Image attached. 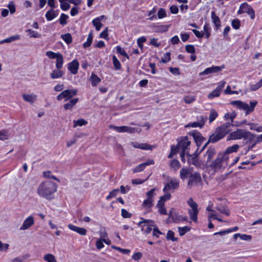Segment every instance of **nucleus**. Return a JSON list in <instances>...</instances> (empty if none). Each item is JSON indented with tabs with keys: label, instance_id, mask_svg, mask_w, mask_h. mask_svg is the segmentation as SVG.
<instances>
[{
	"label": "nucleus",
	"instance_id": "f257e3e1",
	"mask_svg": "<svg viewBox=\"0 0 262 262\" xmlns=\"http://www.w3.org/2000/svg\"><path fill=\"white\" fill-rule=\"evenodd\" d=\"M57 185L54 182L51 181H45L38 186L37 193L40 197L51 200L57 190Z\"/></svg>",
	"mask_w": 262,
	"mask_h": 262
},
{
	"label": "nucleus",
	"instance_id": "f03ea898",
	"mask_svg": "<svg viewBox=\"0 0 262 262\" xmlns=\"http://www.w3.org/2000/svg\"><path fill=\"white\" fill-rule=\"evenodd\" d=\"M244 139L246 143H252L247 149V152L254 147V134L245 129H237L236 130L231 132L228 137V140H237Z\"/></svg>",
	"mask_w": 262,
	"mask_h": 262
},
{
	"label": "nucleus",
	"instance_id": "7ed1b4c3",
	"mask_svg": "<svg viewBox=\"0 0 262 262\" xmlns=\"http://www.w3.org/2000/svg\"><path fill=\"white\" fill-rule=\"evenodd\" d=\"M230 104L232 105L236 106L239 109L246 111V114L248 115L254 111L255 106L257 104V102L256 101H250V106L247 103L239 100L232 101L230 102Z\"/></svg>",
	"mask_w": 262,
	"mask_h": 262
},
{
	"label": "nucleus",
	"instance_id": "20e7f679",
	"mask_svg": "<svg viewBox=\"0 0 262 262\" xmlns=\"http://www.w3.org/2000/svg\"><path fill=\"white\" fill-rule=\"evenodd\" d=\"M188 205L191 207V209L188 210V213L190 219L194 222L197 223L198 222V215L199 213V210L198 209V205L194 202L192 198H190L187 201Z\"/></svg>",
	"mask_w": 262,
	"mask_h": 262
},
{
	"label": "nucleus",
	"instance_id": "39448f33",
	"mask_svg": "<svg viewBox=\"0 0 262 262\" xmlns=\"http://www.w3.org/2000/svg\"><path fill=\"white\" fill-rule=\"evenodd\" d=\"M201 183H202L201 174L198 172H195L189 175L187 187L191 188L192 187L196 186Z\"/></svg>",
	"mask_w": 262,
	"mask_h": 262
},
{
	"label": "nucleus",
	"instance_id": "423d86ee",
	"mask_svg": "<svg viewBox=\"0 0 262 262\" xmlns=\"http://www.w3.org/2000/svg\"><path fill=\"white\" fill-rule=\"evenodd\" d=\"M78 90L77 89H68L62 91L57 97L58 100H61L64 98V101H68L72 98L73 96L77 95Z\"/></svg>",
	"mask_w": 262,
	"mask_h": 262
},
{
	"label": "nucleus",
	"instance_id": "0eeeda50",
	"mask_svg": "<svg viewBox=\"0 0 262 262\" xmlns=\"http://www.w3.org/2000/svg\"><path fill=\"white\" fill-rule=\"evenodd\" d=\"M233 125L234 124L232 123L226 122L221 126L217 127L215 130L223 139L231 130L230 127Z\"/></svg>",
	"mask_w": 262,
	"mask_h": 262
},
{
	"label": "nucleus",
	"instance_id": "6e6552de",
	"mask_svg": "<svg viewBox=\"0 0 262 262\" xmlns=\"http://www.w3.org/2000/svg\"><path fill=\"white\" fill-rule=\"evenodd\" d=\"M114 129L119 133L127 132L130 134L135 133H140L141 131V128L140 127H132L127 126H114Z\"/></svg>",
	"mask_w": 262,
	"mask_h": 262
},
{
	"label": "nucleus",
	"instance_id": "1a4fd4ad",
	"mask_svg": "<svg viewBox=\"0 0 262 262\" xmlns=\"http://www.w3.org/2000/svg\"><path fill=\"white\" fill-rule=\"evenodd\" d=\"M222 163L220 159L217 156L216 159L212 161L209 164H208V163L206 164V167L212 170L213 173H215L216 171L221 169Z\"/></svg>",
	"mask_w": 262,
	"mask_h": 262
},
{
	"label": "nucleus",
	"instance_id": "9d476101",
	"mask_svg": "<svg viewBox=\"0 0 262 262\" xmlns=\"http://www.w3.org/2000/svg\"><path fill=\"white\" fill-rule=\"evenodd\" d=\"M179 187V181L176 179H171L169 182L166 183L163 188V191L164 192H167L171 189H176Z\"/></svg>",
	"mask_w": 262,
	"mask_h": 262
},
{
	"label": "nucleus",
	"instance_id": "9b49d317",
	"mask_svg": "<svg viewBox=\"0 0 262 262\" xmlns=\"http://www.w3.org/2000/svg\"><path fill=\"white\" fill-rule=\"evenodd\" d=\"M190 135L193 137L198 148H199L202 143L206 140V138L203 137L201 134L196 130L190 133Z\"/></svg>",
	"mask_w": 262,
	"mask_h": 262
},
{
	"label": "nucleus",
	"instance_id": "f8f14e48",
	"mask_svg": "<svg viewBox=\"0 0 262 262\" xmlns=\"http://www.w3.org/2000/svg\"><path fill=\"white\" fill-rule=\"evenodd\" d=\"M224 68V65L222 66H212L211 67L206 68L204 71L201 72L199 75L202 76L217 73L222 71Z\"/></svg>",
	"mask_w": 262,
	"mask_h": 262
},
{
	"label": "nucleus",
	"instance_id": "ddd939ff",
	"mask_svg": "<svg viewBox=\"0 0 262 262\" xmlns=\"http://www.w3.org/2000/svg\"><path fill=\"white\" fill-rule=\"evenodd\" d=\"M154 163H155V162L153 160H151V159L148 160L145 162L141 163V164L138 165L136 167H135L133 170V172L134 173H136V172H139L142 171L145 169L146 166H147L148 165L154 164Z\"/></svg>",
	"mask_w": 262,
	"mask_h": 262
},
{
	"label": "nucleus",
	"instance_id": "4468645a",
	"mask_svg": "<svg viewBox=\"0 0 262 262\" xmlns=\"http://www.w3.org/2000/svg\"><path fill=\"white\" fill-rule=\"evenodd\" d=\"M240 8L244 10V12L248 13L250 16L251 19H253L255 18L254 10L247 3L242 4L240 6Z\"/></svg>",
	"mask_w": 262,
	"mask_h": 262
},
{
	"label": "nucleus",
	"instance_id": "2eb2a0df",
	"mask_svg": "<svg viewBox=\"0 0 262 262\" xmlns=\"http://www.w3.org/2000/svg\"><path fill=\"white\" fill-rule=\"evenodd\" d=\"M79 66V64L77 60L74 59L68 64V68L72 74H76L77 73Z\"/></svg>",
	"mask_w": 262,
	"mask_h": 262
},
{
	"label": "nucleus",
	"instance_id": "dca6fc26",
	"mask_svg": "<svg viewBox=\"0 0 262 262\" xmlns=\"http://www.w3.org/2000/svg\"><path fill=\"white\" fill-rule=\"evenodd\" d=\"M34 223V221L33 217L32 216H30L24 221L22 226L20 227V230H27L32 226Z\"/></svg>",
	"mask_w": 262,
	"mask_h": 262
},
{
	"label": "nucleus",
	"instance_id": "f3484780",
	"mask_svg": "<svg viewBox=\"0 0 262 262\" xmlns=\"http://www.w3.org/2000/svg\"><path fill=\"white\" fill-rule=\"evenodd\" d=\"M187 162L189 165H193L196 167H199L200 163L198 158L196 156H192L189 153H187Z\"/></svg>",
	"mask_w": 262,
	"mask_h": 262
},
{
	"label": "nucleus",
	"instance_id": "a211bd4d",
	"mask_svg": "<svg viewBox=\"0 0 262 262\" xmlns=\"http://www.w3.org/2000/svg\"><path fill=\"white\" fill-rule=\"evenodd\" d=\"M68 227L70 230L74 231L81 235H85L87 233V230L85 228L77 227L72 224H69L68 225Z\"/></svg>",
	"mask_w": 262,
	"mask_h": 262
},
{
	"label": "nucleus",
	"instance_id": "6ab92c4d",
	"mask_svg": "<svg viewBox=\"0 0 262 262\" xmlns=\"http://www.w3.org/2000/svg\"><path fill=\"white\" fill-rule=\"evenodd\" d=\"M190 144V141L188 140V137L185 136L178 143V146L181 148L182 151H185L186 149Z\"/></svg>",
	"mask_w": 262,
	"mask_h": 262
},
{
	"label": "nucleus",
	"instance_id": "aec40b11",
	"mask_svg": "<svg viewBox=\"0 0 262 262\" xmlns=\"http://www.w3.org/2000/svg\"><path fill=\"white\" fill-rule=\"evenodd\" d=\"M151 27L153 28V31L154 32L157 33H162L168 31V28L169 27V25H155L153 24Z\"/></svg>",
	"mask_w": 262,
	"mask_h": 262
},
{
	"label": "nucleus",
	"instance_id": "412c9836",
	"mask_svg": "<svg viewBox=\"0 0 262 262\" xmlns=\"http://www.w3.org/2000/svg\"><path fill=\"white\" fill-rule=\"evenodd\" d=\"M169 218H171L172 222L175 223H179L181 221L182 215H179L177 213L173 211V209L169 212L168 213Z\"/></svg>",
	"mask_w": 262,
	"mask_h": 262
},
{
	"label": "nucleus",
	"instance_id": "4be33fe9",
	"mask_svg": "<svg viewBox=\"0 0 262 262\" xmlns=\"http://www.w3.org/2000/svg\"><path fill=\"white\" fill-rule=\"evenodd\" d=\"M216 151L214 147L210 146L206 151L205 156L207 157L206 164L208 163L213 158L215 154Z\"/></svg>",
	"mask_w": 262,
	"mask_h": 262
},
{
	"label": "nucleus",
	"instance_id": "5701e85b",
	"mask_svg": "<svg viewBox=\"0 0 262 262\" xmlns=\"http://www.w3.org/2000/svg\"><path fill=\"white\" fill-rule=\"evenodd\" d=\"M216 210L227 216L230 215V210L225 204H219L216 207Z\"/></svg>",
	"mask_w": 262,
	"mask_h": 262
},
{
	"label": "nucleus",
	"instance_id": "b1692460",
	"mask_svg": "<svg viewBox=\"0 0 262 262\" xmlns=\"http://www.w3.org/2000/svg\"><path fill=\"white\" fill-rule=\"evenodd\" d=\"M79 99L78 98H76L73 99H71L69 101V102L66 103L63 105V107L65 110H71L73 107L76 105V104L78 101Z\"/></svg>",
	"mask_w": 262,
	"mask_h": 262
},
{
	"label": "nucleus",
	"instance_id": "393cba45",
	"mask_svg": "<svg viewBox=\"0 0 262 262\" xmlns=\"http://www.w3.org/2000/svg\"><path fill=\"white\" fill-rule=\"evenodd\" d=\"M211 19L216 29H219L221 27V21L220 18L216 15L214 11L211 12Z\"/></svg>",
	"mask_w": 262,
	"mask_h": 262
},
{
	"label": "nucleus",
	"instance_id": "a878e982",
	"mask_svg": "<svg viewBox=\"0 0 262 262\" xmlns=\"http://www.w3.org/2000/svg\"><path fill=\"white\" fill-rule=\"evenodd\" d=\"M23 99L28 102L32 104L36 100V96L34 94H23Z\"/></svg>",
	"mask_w": 262,
	"mask_h": 262
},
{
	"label": "nucleus",
	"instance_id": "bb28decb",
	"mask_svg": "<svg viewBox=\"0 0 262 262\" xmlns=\"http://www.w3.org/2000/svg\"><path fill=\"white\" fill-rule=\"evenodd\" d=\"M222 138L219 134L215 131V133L209 136L208 143H214L221 140Z\"/></svg>",
	"mask_w": 262,
	"mask_h": 262
},
{
	"label": "nucleus",
	"instance_id": "cd10ccee",
	"mask_svg": "<svg viewBox=\"0 0 262 262\" xmlns=\"http://www.w3.org/2000/svg\"><path fill=\"white\" fill-rule=\"evenodd\" d=\"M133 146L135 148H140L142 149H149L152 150V147L151 145L148 144L144 143H133Z\"/></svg>",
	"mask_w": 262,
	"mask_h": 262
},
{
	"label": "nucleus",
	"instance_id": "c85d7f7f",
	"mask_svg": "<svg viewBox=\"0 0 262 262\" xmlns=\"http://www.w3.org/2000/svg\"><path fill=\"white\" fill-rule=\"evenodd\" d=\"M57 16V14H56V12L53 10V9H50L48 10L46 13L45 16L46 19L48 21L52 20L55 17Z\"/></svg>",
	"mask_w": 262,
	"mask_h": 262
},
{
	"label": "nucleus",
	"instance_id": "c756f323",
	"mask_svg": "<svg viewBox=\"0 0 262 262\" xmlns=\"http://www.w3.org/2000/svg\"><path fill=\"white\" fill-rule=\"evenodd\" d=\"M90 80L93 86H96L101 81V79L94 73H92L90 77Z\"/></svg>",
	"mask_w": 262,
	"mask_h": 262
},
{
	"label": "nucleus",
	"instance_id": "7c9ffc66",
	"mask_svg": "<svg viewBox=\"0 0 262 262\" xmlns=\"http://www.w3.org/2000/svg\"><path fill=\"white\" fill-rule=\"evenodd\" d=\"M154 224H144L142 226L141 230L145 234H149L152 230Z\"/></svg>",
	"mask_w": 262,
	"mask_h": 262
},
{
	"label": "nucleus",
	"instance_id": "2f4dec72",
	"mask_svg": "<svg viewBox=\"0 0 262 262\" xmlns=\"http://www.w3.org/2000/svg\"><path fill=\"white\" fill-rule=\"evenodd\" d=\"M93 32L92 31H91L88 35L86 41L83 44V47L84 48H87L91 45L93 41Z\"/></svg>",
	"mask_w": 262,
	"mask_h": 262
},
{
	"label": "nucleus",
	"instance_id": "473e14b6",
	"mask_svg": "<svg viewBox=\"0 0 262 262\" xmlns=\"http://www.w3.org/2000/svg\"><path fill=\"white\" fill-rule=\"evenodd\" d=\"M228 153L226 152L225 150L224 152H220L218 154L217 156L220 159L222 163L226 162L227 163V161L229 159Z\"/></svg>",
	"mask_w": 262,
	"mask_h": 262
},
{
	"label": "nucleus",
	"instance_id": "72a5a7b5",
	"mask_svg": "<svg viewBox=\"0 0 262 262\" xmlns=\"http://www.w3.org/2000/svg\"><path fill=\"white\" fill-rule=\"evenodd\" d=\"M63 75V72L60 70H54L52 73H51V77L52 79H56L60 78Z\"/></svg>",
	"mask_w": 262,
	"mask_h": 262
},
{
	"label": "nucleus",
	"instance_id": "f704fd0d",
	"mask_svg": "<svg viewBox=\"0 0 262 262\" xmlns=\"http://www.w3.org/2000/svg\"><path fill=\"white\" fill-rule=\"evenodd\" d=\"M166 238L167 240L172 242H177L178 240V238L174 237V232L172 230H168L167 231Z\"/></svg>",
	"mask_w": 262,
	"mask_h": 262
},
{
	"label": "nucleus",
	"instance_id": "c9c22d12",
	"mask_svg": "<svg viewBox=\"0 0 262 262\" xmlns=\"http://www.w3.org/2000/svg\"><path fill=\"white\" fill-rule=\"evenodd\" d=\"M56 59V67L57 69V70H60L62 67L63 62V59L62 54H60V55H58V56Z\"/></svg>",
	"mask_w": 262,
	"mask_h": 262
},
{
	"label": "nucleus",
	"instance_id": "e433bc0d",
	"mask_svg": "<svg viewBox=\"0 0 262 262\" xmlns=\"http://www.w3.org/2000/svg\"><path fill=\"white\" fill-rule=\"evenodd\" d=\"M92 24L95 27L97 31H99L102 26V24L100 22V17H97L93 19Z\"/></svg>",
	"mask_w": 262,
	"mask_h": 262
},
{
	"label": "nucleus",
	"instance_id": "4c0bfd02",
	"mask_svg": "<svg viewBox=\"0 0 262 262\" xmlns=\"http://www.w3.org/2000/svg\"><path fill=\"white\" fill-rule=\"evenodd\" d=\"M178 230L179 235L182 236L184 235L186 232L189 231L191 230V228L187 226L183 227H179Z\"/></svg>",
	"mask_w": 262,
	"mask_h": 262
},
{
	"label": "nucleus",
	"instance_id": "58836bf2",
	"mask_svg": "<svg viewBox=\"0 0 262 262\" xmlns=\"http://www.w3.org/2000/svg\"><path fill=\"white\" fill-rule=\"evenodd\" d=\"M61 38L68 44L69 45L72 42V37L70 33H66L61 35Z\"/></svg>",
	"mask_w": 262,
	"mask_h": 262
},
{
	"label": "nucleus",
	"instance_id": "ea45409f",
	"mask_svg": "<svg viewBox=\"0 0 262 262\" xmlns=\"http://www.w3.org/2000/svg\"><path fill=\"white\" fill-rule=\"evenodd\" d=\"M189 171L188 169L182 168L180 172V176L181 179L185 180L188 178Z\"/></svg>",
	"mask_w": 262,
	"mask_h": 262
},
{
	"label": "nucleus",
	"instance_id": "a19ab883",
	"mask_svg": "<svg viewBox=\"0 0 262 262\" xmlns=\"http://www.w3.org/2000/svg\"><path fill=\"white\" fill-rule=\"evenodd\" d=\"M113 62L116 70H119L121 69V63L115 55L113 56Z\"/></svg>",
	"mask_w": 262,
	"mask_h": 262
},
{
	"label": "nucleus",
	"instance_id": "79ce46f5",
	"mask_svg": "<svg viewBox=\"0 0 262 262\" xmlns=\"http://www.w3.org/2000/svg\"><path fill=\"white\" fill-rule=\"evenodd\" d=\"M26 31L28 33V35L30 38H39L41 37L40 34L30 29H28Z\"/></svg>",
	"mask_w": 262,
	"mask_h": 262
},
{
	"label": "nucleus",
	"instance_id": "37998d69",
	"mask_svg": "<svg viewBox=\"0 0 262 262\" xmlns=\"http://www.w3.org/2000/svg\"><path fill=\"white\" fill-rule=\"evenodd\" d=\"M74 125L73 127H76L77 126H81L82 125H86L87 121L83 119H78V120L73 121Z\"/></svg>",
	"mask_w": 262,
	"mask_h": 262
},
{
	"label": "nucleus",
	"instance_id": "c03bdc74",
	"mask_svg": "<svg viewBox=\"0 0 262 262\" xmlns=\"http://www.w3.org/2000/svg\"><path fill=\"white\" fill-rule=\"evenodd\" d=\"M204 125V122L203 120L202 122H193L192 123H189L187 125H186V127H200L202 128Z\"/></svg>",
	"mask_w": 262,
	"mask_h": 262
},
{
	"label": "nucleus",
	"instance_id": "a18cd8bd",
	"mask_svg": "<svg viewBox=\"0 0 262 262\" xmlns=\"http://www.w3.org/2000/svg\"><path fill=\"white\" fill-rule=\"evenodd\" d=\"M152 202V199H151V198H147L143 201L142 205L144 207L150 208L153 205Z\"/></svg>",
	"mask_w": 262,
	"mask_h": 262
},
{
	"label": "nucleus",
	"instance_id": "49530a36",
	"mask_svg": "<svg viewBox=\"0 0 262 262\" xmlns=\"http://www.w3.org/2000/svg\"><path fill=\"white\" fill-rule=\"evenodd\" d=\"M239 148V146L238 144H234L231 146L228 147L226 149V152H228V154L235 152L238 150Z\"/></svg>",
	"mask_w": 262,
	"mask_h": 262
},
{
	"label": "nucleus",
	"instance_id": "de8ad7c7",
	"mask_svg": "<svg viewBox=\"0 0 262 262\" xmlns=\"http://www.w3.org/2000/svg\"><path fill=\"white\" fill-rule=\"evenodd\" d=\"M170 166L176 170L181 167V164L178 160L173 159L171 161Z\"/></svg>",
	"mask_w": 262,
	"mask_h": 262
},
{
	"label": "nucleus",
	"instance_id": "09e8293b",
	"mask_svg": "<svg viewBox=\"0 0 262 262\" xmlns=\"http://www.w3.org/2000/svg\"><path fill=\"white\" fill-rule=\"evenodd\" d=\"M217 116L218 114L216 111L213 109L211 110L209 117V122L211 123L213 122L216 119Z\"/></svg>",
	"mask_w": 262,
	"mask_h": 262
},
{
	"label": "nucleus",
	"instance_id": "8fccbe9b",
	"mask_svg": "<svg viewBox=\"0 0 262 262\" xmlns=\"http://www.w3.org/2000/svg\"><path fill=\"white\" fill-rule=\"evenodd\" d=\"M9 137V132L7 130H0V140L4 141L7 140Z\"/></svg>",
	"mask_w": 262,
	"mask_h": 262
},
{
	"label": "nucleus",
	"instance_id": "3c124183",
	"mask_svg": "<svg viewBox=\"0 0 262 262\" xmlns=\"http://www.w3.org/2000/svg\"><path fill=\"white\" fill-rule=\"evenodd\" d=\"M69 18V16L64 13H61L59 23L62 26H64L67 24V19Z\"/></svg>",
	"mask_w": 262,
	"mask_h": 262
},
{
	"label": "nucleus",
	"instance_id": "603ef678",
	"mask_svg": "<svg viewBox=\"0 0 262 262\" xmlns=\"http://www.w3.org/2000/svg\"><path fill=\"white\" fill-rule=\"evenodd\" d=\"M43 258L48 262H57L55 256L51 254H46Z\"/></svg>",
	"mask_w": 262,
	"mask_h": 262
},
{
	"label": "nucleus",
	"instance_id": "864d4df0",
	"mask_svg": "<svg viewBox=\"0 0 262 262\" xmlns=\"http://www.w3.org/2000/svg\"><path fill=\"white\" fill-rule=\"evenodd\" d=\"M221 94V92L216 88L213 90L211 93L209 94L208 97L209 99H212L216 97H219Z\"/></svg>",
	"mask_w": 262,
	"mask_h": 262
},
{
	"label": "nucleus",
	"instance_id": "5fc2aeb1",
	"mask_svg": "<svg viewBox=\"0 0 262 262\" xmlns=\"http://www.w3.org/2000/svg\"><path fill=\"white\" fill-rule=\"evenodd\" d=\"M20 39V36L19 35H15L11 36L4 39V41L7 43L11 42Z\"/></svg>",
	"mask_w": 262,
	"mask_h": 262
},
{
	"label": "nucleus",
	"instance_id": "6e6d98bb",
	"mask_svg": "<svg viewBox=\"0 0 262 262\" xmlns=\"http://www.w3.org/2000/svg\"><path fill=\"white\" fill-rule=\"evenodd\" d=\"M119 191V189L118 188L113 189L110 192L109 194L106 196V200H109L112 198L115 197L117 195Z\"/></svg>",
	"mask_w": 262,
	"mask_h": 262
},
{
	"label": "nucleus",
	"instance_id": "4d7b16f0",
	"mask_svg": "<svg viewBox=\"0 0 262 262\" xmlns=\"http://www.w3.org/2000/svg\"><path fill=\"white\" fill-rule=\"evenodd\" d=\"M116 51L118 53L122 55L124 57H126L128 59L129 58V57H128L127 54L125 52L124 49L123 48H122L120 46H118L116 47Z\"/></svg>",
	"mask_w": 262,
	"mask_h": 262
},
{
	"label": "nucleus",
	"instance_id": "13d9d810",
	"mask_svg": "<svg viewBox=\"0 0 262 262\" xmlns=\"http://www.w3.org/2000/svg\"><path fill=\"white\" fill-rule=\"evenodd\" d=\"M51 172L50 171H46L43 172V176L45 177L53 179L58 182H60V180L57 178L55 176L51 174Z\"/></svg>",
	"mask_w": 262,
	"mask_h": 262
},
{
	"label": "nucleus",
	"instance_id": "bf43d9fd",
	"mask_svg": "<svg viewBox=\"0 0 262 262\" xmlns=\"http://www.w3.org/2000/svg\"><path fill=\"white\" fill-rule=\"evenodd\" d=\"M156 12V9L155 8H153L150 11L148 12V15L150 17L148 18V19L150 20H153L154 19L157 18V16L155 14Z\"/></svg>",
	"mask_w": 262,
	"mask_h": 262
},
{
	"label": "nucleus",
	"instance_id": "052dcab7",
	"mask_svg": "<svg viewBox=\"0 0 262 262\" xmlns=\"http://www.w3.org/2000/svg\"><path fill=\"white\" fill-rule=\"evenodd\" d=\"M231 25L234 29H238L241 26V21L238 19H234L232 20Z\"/></svg>",
	"mask_w": 262,
	"mask_h": 262
},
{
	"label": "nucleus",
	"instance_id": "680f3d73",
	"mask_svg": "<svg viewBox=\"0 0 262 262\" xmlns=\"http://www.w3.org/2000/svg\"><path fill=\"white\" fill-rule=\"evenodd\" d=\"M157 15L159 19L165 17L166 16V10L164 8H160L158 12Z\"/></svg>",
	"mask_w": 262,
	"mask_h": 262
},
{
	"label": "nucleus",
	"instance_id": "e2e57ef3",
	"mask_svg": "<svg viewBox=\"0 0 262 262\" xmlns=\"http://www.w3.org/2000/svg\"><path fill=\"white\" fill-rule=\"evenodd\" d=\"M60 54V53H54L50 51L46 52V55L50 59L56 58Z\"/></svg>",
	"mask_w": 262,
	"mask_h": 262
},
{
	"label": "nucleus",
	"instance_id": "0e129e2a",
	"mask_svg": "<svg viewBox=\"0 0 262 262\" xmlns=\"http://www.w3.org/2000/svg\"><path fill=\"white\" fill-rule=\"evenodd\" d=\"M162 232L159 229L158 227L154 224V226L153 228V232H152V235L154 236H156L157 238L159 237V234H162Z\"/></svg>",
	"mask_w": 262,
	"mask_h": 262
},
{
	"label": "nucleus",
	"instance_id": "69168bd1",
	"mask_svg": "<svg viewBox=\"0 0 262 262\" xmlns=\"http://www.w3.org/2000/svg\"><path fill=\"white\" fill-rule=\"evenodd\" d=\"M146 40V38L144 36L141 37L137 39V44L138 47L142 49L143 48V43L145 42Z\"/></svg>",
	"mask_w": 262,
	"mask_h": 262
},
{
	"label": "nucleus",
	"instance_id": "338daca9",
	"mask_svg": "<svg viewBox=\"0 0 262 262\" xmlns=\"http://www.w3.org/2000/svg\"><path fill=\"white\" fill-rule=\"evenodd\" d=\"M185 50L189 53L193 54L195 52V48L192 45H187L185 46Z\"/></svg>",
	"mask_w": 262,
	"mask_h": 262
},
{
	"label": "nucleus",
	"instance_id": "774afa93",
	"mask_svg": "<svg viewBox=\"0 0 262 262\" xmlns=\"http://www.w3.org/2000/svg\"><path fill=\"white\" fill-rule=\"evenodd\" d=\"M121 215L123 218H130L132 216V214L128 212L126 209H122Z\"/></svg>",
	"mask_w": 262,
	"mask_h": 262
}]
</instances>
